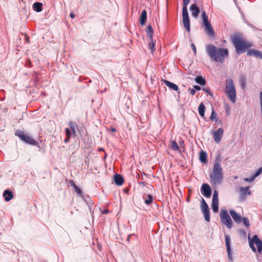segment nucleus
<instances>
[{"instance_id":"obj_1","label":"nucleus","mask_w":262,"mask_h":262,"mask_svg":"<svg viewBox=\"0 0 262 262\" xmlns=\"http://www.w3.org/2000/svg\"><path fill=\"white\" fill-rule=\"evenodd\" d=\"M206 53L213 61L223 63L225 58L229 56V51L225 48H218L214 45L206 46Z\"/></svg>"},{"instance_id":"obj_2","label":"nucleus","mask_w":262,"mask_h":262,"mask_svg":"<svg viewBox=\"0 0 262 262\" xmlns=\"http://www.w3.org/2000/svg\"><path fill=\"white\" fill-rule=\"evenodd\" d=\"M210 182L213 189L216 188L217 185H220L224 179V173L222 167L217 159L213 165L212 171L209 175Z\"/></svg>"},{"instance_id":"obj_3","label":"nucleus","mask_w":262,"mask_h":262,"mask_svg":"<svg viewBox=\"0 0 262 262\" xmlns=\"http://www.w3.org/2000/svg\"><path fill=\"white\" fill-rule=\"evenodd\" d=\"M232 41L237 54H241L246 52L247 50H249L252 46L251 42L244 40L238 36L234 37L232 39Z\"/></svg>"},{"instance_id":"obj_4","label":"nucleus","mask_w":262,"mask_h":262,"mask_svg":"<svg viewBox=\"0 0 262 262\" xmlns=\"http://www.w3.org/2000/svg\"><path fill=\"white\" fill-rule=\"evenodd\" d=\"M225 93L232 102L234 103L236 101V90L232 79L226 81Z\"/></svg>"},{"instance_id":"obj_5","label":"nucleus","mask_w":262,"mask_h":262,"mask_svg":"<svg viewBox=\"0 0 262 262\" xmlns=\"http://www.w3.org/2000/svg\"><path fill=\"white\" fill-rule=\"evenodd\" d=\"M249 246L253 252L257 251L260 254L262 252V241L257 235H254L252 238L248 236Z\"/></svg>"},{"instance_id":"obj_6","label":"nucleus","mask_w":262,"mask_h":262,"mask_svg":"<svg viewBox=\"0 0 262 262\" xmlns=\"http://www.w3.org/2000/svg\"><path fill=\"white\" fill-rule=\"evenodd\" d=\"M15 136L18 137L19 139L25 143L26 144L31 145L33 146H37L38 145V143L34 140L31 137L28 136L27 134H25L23 131L20 130H16L15 134Z\"/></svg>"},{"instance_id":"obj_7","label":"nucleus","mask_w":262,"mask_h":262,"mask_svg":"<svg viewBox=\"0 0 262 262\" xmlns=\"http://www.w3.org/2000/svg\"><path fill=\"white\" fill-rule=\"evenodd\" d=\"M220 218L221 222L228 229H231L233 226L232 220L226 209H222L220 212Z\"/></svg>"},{"instance_id":"obj_8","label":"nucleus","mask_w":262,"mask_h":262,"mask_svg":"<svg viewBox=\"0 0 262 262\" xmlns=\"http://www.w3.org/2000/svg\"><path fill=\"white\" fill-rule=\"evenodd\" d=\"M225 243H226V250H227V252L228 259L230 262H233V258L232 256V250H231V245H230V243H231L230 237L228 234H225Z\"/></svg>"},{"instance_id":"obj_9","label":"nucleus","mask_w":262,"mask_h":262,"mask_svg":"<svg viewBox=\"0 0 262 262\" xmlns=\"http://www.w3.org/2000/svg\"><path fill=\"white\" fill-rule=\"evenodd\" d=\"M201 192L205 197L208 198L211 196L212 189L210 185L207 183H203L200 189Z\"/></svg>"},{"instance_id":"obj_10","label":"nucleus","mask_w":262,"mask_h":262,"mask_svg":"<svg viewBox=\"0 0 262 262\" xmlns=\"http://www.w3.org/2000/svg\"><path fill=\"white\" fill-rule=\"evenodd\" d=\"M183 23L187 31L190 30V24L188 11H182Z\"/></svg>"},{"instance_id":"obj_11","label":"nucleus","mask_w":262,"mask_h":262,"mask_svg":"<svg viewBox=\"0 0 262 262\" xmlns=\"http://www.w3.org/2000/svg\"><path fill=\"white\" fill-rule=\"evenodd\" d=\"M224 134V129L222 128H219L217 130L213 133V138L215 142L217 143L220 142Z\"/></svg>"},{"instance_id":"obj_12","label":"nucleus","mask_w":262,"mask_h":262,"mask_svg":"<svg viewBox=\"0 0 262 262\" xmlns=\"http://www.w3.org/2000/svg\"><path fill=\"white\" fill-rule=\"evenodd\" d=\"M229 212L230 215L231 216L234 222L238 224L241 223L242 222L243 217L239 214L237 213L234 210L231 209L230 210Z\"/></svg>"},{"instance_id":"obj_13","label":"nucleus","mask_w":262,"mask_h":262,"mask_svg":"<svg viewBox=\"0 0 262 262\" xmlns=\"http://www.w3.org/2000/svg\"><path fill=\"white\" fill-rule=\"evenodd\" d=\"M190 11L191 12L192 16L193 17L196 18L200 12L199 7H198L196 4H192L190 7Z\"/></svg>"},{"instance_id":"obj_14","label":"nucleus","mask_w":262,"mask_h":262,"mask_svg":"<svg viewBox=\"0 0 262 262\" xmlns=\"http://www.w3.org/2000/svg\"><path fill=\"white\" fill-rule=\"evenodd\" d=\"M203 25L205 27V30L207 32L208 35L210 37L214 36V33L213 28L210 23L203 24Z\"/></svg>"},{"instance_id":"obj_15","label":"nucleus","mask_w":262,"mask_h":262,"mask_svg":"<svg viewBox=\"0 0 262 262\" xmlns=\"http://www.w3.org/2000/svg\"><path fill=\"white\" fill-rule=\"evenodd\" d=\"M163 82L170 90H173L180 94L179 88L177 84L167 80H164Z\"/></svg>"},{"instance_id":"obj_16","label":"nucleus","mask_w":262,"mask_h":262,"mask_svg":"<svg viewBox=\"0 0 262 262\" xmlns=\"http://www.w3.org/2000/svg\"><path fill=\"white\" fill-rule=\"evenodd\" d=\"M114 181L116 185L121 186L124 182V179L122 175L115 174L114 176Z\"/></svg>"},{"instance_id":"obj_17","label":"nucleus","mask_w":262,"mask_h":262,"mask_svg":"<svg viewBox=\"0 0 262 262\" xmlns=\"http://www.w3.org/2000/svg\"><path fill=\"white\" fill-rule=\"evenodd\" d=\"M248 56H254L256 57L262 59V53L260 51L255 50H248L247 52Z\"/></svg>"},{"instance_id":"obj_18","label":"nucleus","mask_w":262,"mask_h":262,"mask_svg":"<svg viewBox=\"0 0 262 262\" xmlns=\"http://www.w3.org/2000/svg\"><path fill=\"white\" fill-rule=\"evenodd\" d=\"M3 196L6 202H9L13 198V194L11 190L6 189L3 192Z\"/></svg>"},{"instance_id":"obj_19","label":"nucleus","mask_w":262,"mask_h":262,"mask_svg":"<svg viewBox=\"0 0 262 262\" xmlns=\"http://www.w3.org/2000/svg\"><path fill=\"white\" fill-rule=\"evenodd\" d=\"M147 19V12L145 10H144L142 11L141 14L140 16V24L142 26H144Z\"/></svg>"},{"instance_id":"obj_20","label":"nucleus","mask_w":262,"mask_h":262,"mask_svg":"<svg viewBox=\"0 0 262 262\" xmlns=\"http://www.w3.org/2000/svg\"><path fill=\"white\" fill-rule=\"evenodd\" d=\"M199 160L201 162L206 164L207 162V155L205 151L202 150L200 152Z\"/></svg>"},{"instance_id":"obj_21","label":"nucleus","mask_w":262,"mask_h":262,"mask_svg":"<svg viewBox=\"0 0 262 262\" xmlns=\"http://www.w3.org/2000/svg\"><path fill=\"white\" fill-rule=\"evenodd\" d=\"M33 10L37 12H40L42 10V4L40 2H35L32 6Z\"/></svg>"},{"instance_id":"obj_22","label":"nucleus","mask_w":262,"mask_h":262,"mask_svg":"<svg viewBox=\"0 0 262 262\" xmlns=\"http://www.w3.org/2000/svg\"><path fill=\"white\" fill-rule=\"evenodd\" d=\"M195 81L198 84L201 86L205 85L206 83V80L205 78H203L201 76H198L195 78Z\"/></svg>"},{"instance_id":"obj_23","label":"nucleus","mask_w":262,"mask_h":262,"mask_svg":"<svg viewBox=\"0 0 262 262\" xmlns=\"http://www.w3.org/2000/svg\"><path fill=\"white\" fill-rule=\"evenodd\" d=\"M146 34L147 36L149 39H152L153 38L154 31L152 26L150 25H148L146 28Z\"/></svg>"},{"instance_id":"obj_24","label":"nucleus","mask_w":262,"mask_h":262,"mask_svg":"<svg viewBox=\"0 0 262 262\" xmlns=\"http://www.w3.org/2000/svg\"><path fill=\"white\" fill-rule=\"evenodd\" d=\"M70 130L73 134V136L75 137L76 136V128L77 127L76 124L73 122L70 121L69 123Z\"/></svg>"},{"instance_id":"obj_25","label":"nucleus","mask_w":262,"mask_h":262,"mask_svg":"<svg viewBox=\"0 0 262 262\" xmlns=\"http://www.w3.org/2000/svg\"><path fill=\"white\" fill-rule=\"evenodd\" d=\"M206 107L203 103H201L199 106L198 111L199 115L202 117H204Z\"/></svg>"},{"instance_id":"obj_26","label":"nucleus","mask_w":262,"mask_h":262,"mask_svg":"<svg viewBox=\"0 0 262 262\" xmlns=\"http://www.w3.org/2000/svg\"><path fill=\"white\" fill-rule=\"evenodd\" d=\"M146 197H147L146 199L144 197H143V199H144L145 204L147 205L151 204L153 202V200H154L153 196L150 194H148L146 195Z\"/></svg>"},{"instance_id":"obj_27","label":"nucleus","mask_w":262,"mask_h":262,"mask_svg":"<svg viewBox=\"0 0 262 262\" xmlns=\"http://www.w3.org/2000/svg\"><path fill=\"white\" fill-rule=\"evenodd\" d=\"M201 208L202 211L209 210L208 205L203 198H202V200L201 201Z\"/></svg>"},{"instance_id":"obj_28","label":"nucleus","mask_w":262,"mask_h":262,"mask_svg":"<svg viewBox=\"0 0 262 262\" xmlns=\"http://www.w3.org/2000/svg\"><path fill=\"white\" fill-rule=\"evenodd\" d=\"M212 209L214 213H216L219 211V201H212Z\"/></svg>"},{"instance_id":"obj_29","label":"nucleus","mask_w":262,"mask_h":262,"mask_svg":"<svg viewBox=\"0 0 262 262\" xmlns=\"http://www.w3.org/2000/svg\"><path fill=\"white\" fill-rule=\"evenodd\" d=\"M202 212L203 214V216L205 221L207 222H209L210 221V214L209 210L202 211Z\"/></svg>"},{"instance_id":"obj_30","label":"nucleus","mask_w":262,"mask_h":262,"mask_svg":"<svg viewBox=\"0 0 262 262\" xmlns=\"http://www.w3.org/2000/svg\"><path fill=\"white\" fill-rule=\"evenodd\" d=\"M249 189L250 187L249 186H246L244 187H241L239 190L243 195L246 194V193L250 194L251 193V191Z\"/></svg>"},{"instance_id":"obj_31","label":"nucleus","mask_w":262,"mask_h":262,"mask_svg":"<svg viewBox=\"0 0 262 262\" xmlns=\"http://www.w3.org/2000/svg\"><path fill=\"white\" fill-rule=\"evenodd\" d=\"M210 120L211 121H215L216 122L218 121V119L217 118V114L215 112V111L213 107H212V111L211 116L210 117Z\"/></svg>"},{"instance_id":"obj_32","label":"nucleus","mask_w":262,"mask_h":262,"mask_svg":"<svg viewBox=\"0 0 262 262\" xmlns=\"http://www.w3.org/2000/svg\"><path fill=\"white\" fill-rule=\"evenodd\" d=\"M74 191L79 195L81 196V198H83L84 196V194L83 193L82 190L81 188L78 187L77 186H75L73 188Z\"/></svg>"},{"instance_id":"obj_33","label":"nucleus","mask_w":262,"mask_h":262,"mask_svg":"<svg viewBox=\"0 0 262 262\" xmlns=\"http://www.w3.org/2000/svg\"><path fill=\"white\" fill-rule=\"evenodd\" d=\"M202 17L203 19V24L210 23L208 20V17L205 11L202 12Z\"/></svg>"},{"instance_id":"obj_34","label":"nucleus","mask_w":262,"mask_h":262,"mask_svg":"<svg viewBox=\"0 0 262 262\" xmlns=\"http://www.w3.org/2000/svg\"><path fill=\"white\" fill-rule=\"evenodd\" d=\"M150 40H151V42L148 43L149 48L151 50V53H153L155 50V47L156 45V41H154L153 38Z\"/></svg>"},{"instance_id":"obj_35","label":"nucleus","mask_w":262,"mask_h":262,"mask_svg":"<svg viewBox=\"0 0 262 262\" xmlns=\"http://www.w3.org/2000/svg\"><path fill=\"white\" fill-rule=\"evenodd\" d=\"M190 0H183V8L182 11H186L187 10V5L189 3Z\"/></svg>"},{"instance_id":"obj_36","label":"nucleus","mask_w":262,"mask_h":262,"mask_svg":"<svg viewBox=\"0 0 262 262\" xmlns=\"http://www.w3.org/2000/svg\"><path fill=\"white\" fill-rule=\"evenodd\" d=\"M171 148L173 150L176 151L178 150L179 149V146L176 141H172L171 142Z\"/></svg>"},{"instance_id":"obj_37","label":"nucleus","mask_w":262,"mask_h":262,"mask_svg":"<svg viewBox=\"0 0 262 262\" xmlns=\"http://www.w3.org/2000/svg\"><path fill=\"white\" fill-rule=\"evenodd\" d=\"M213 189H214V191H213V197H212V201H219L218 191L216 189V188Z\"/></svg>"},{"instance_id":"obj_38","label":"nucleus","mask_w":262,"mask_h":262,"mask_svg":"<svg viewBox=\"0 0 262 262\" xmlns=\"http://www.w3.org/2000/svg\"><path fill=\"white\" fill-rule=\"evenodd\" d=\"M242 221L244 225L247 227H249L250 225L249 220L247 217H244L242 218Z\"/></svg>"},{"instance_id":"obj_39","label":"nucleus","mask_w":262,"mask_h":262,"mask_svg":"<svg viewBox=\"0 0 262 262\" xmlns=\"http://www.w3.org/2000/svg\"><path fill=\"white\" fill-rule=\"evenodd\" d=\"M65 132H66V135L67 137H68L69 138H71L73 136V134H72L70 128H66L65 129Z\"/></svg>"},{"instance_id":"obj_40","label":"nucleus","mask_w":262,"mask_h":262,"mask_svg":"<svg viewBox=\"0 0 262 262\" xmlns=\"http://www.w3.org/2000/svg\"><path fill=\"white\" fill-rule=\"evenodd\" d=\"M262 172V167H260L253 174V176L256 178L259 176Z\"/></svg>"},{"instance_id":"obj_41","label":"nucleus","mask_w":262,"mask_h":262,"mask_svg":"<svg viewBox=\"0 0 262 262\" xmlns=\"http://www.w3.org/2000/svg\"><path fill=\"white\" fill-rule=\"evenodd\" d=\"M82 199L86 202V203L88 204H91L92 203L91 199L87 195H85L84 194V196L83 198H81Z\"/></svg>"},{"instance_id":"obj_42","label":"nucleus","mask_w":262,"mask_h":262,"mask_svg":"<svg viewBox=\"0 0 262 262\" xmlns=\"http://www.w3.org/2000/svg\"><path fill=\"white\" fill-rule=\"evenodd\" d=\"M203 91H204L205 93H207L209 95H210L211 97L213 96L212 93L210 91V90L208 88H203Z\"/></svg>"},{"instance_id":"obj_43","label":"nucleus","mask_w":262,"mask_h":262,"mask_svg":"<svg viewBox=\"0 0 262 262\" xmlns=\"http://www.w3.org/2000/svg\"><path fill=\"white\" fill-rule=\"evenodd\" d=\"M255 178L252 176L250 178H244V181L246 182H252L255 180Z\"/></svg>"},{"instance_id":"obj_44","label":"nucleus","mask_w":262,"mask_h":262,"mask_svg":"<svg viewBox=\"0 0 262 262\" xmlns=\"http://www.w3.org/2000/svg\"><path fill=\"white\" fill-rule=\"evenodd\" d=\"M191 48L194 52V54L196 55V50L195 45L193 43L191 44Z\"/></svg>"},{"instance_id":"obj_45","label":"nucleus","mask_w":262,"mask_h":262,"mask_svg":"<svg viewBox=\"0 0 262 262\" xmlns=\"http://www.w3.org/2000/svg\"><path fill=\"white\" fill-rule=\"evenodd\" d=\"M188 91H189V93L191 95L193 96L195 94L196 92L194 89L189 88Z\"/></svg>"},{"instance_id":"obj_46","label":"nucleus","mask_w":262,"mask_h":262,"mask_svg":"<svg viewBox=\"0 0 262 262\" xmlns=\"http://www.w3.org/2000/svg\"><path fill=\"white\" fill-rule=\"evenodd\" d=\"M93 203H91V204H88L89 206V209L90 211V212L92 214V215L93 216V212L92 211V207H93Z\"/></svg>"},{"instance_id":"obj_47","label":"nucleus","mask_w":262,"mask_h":262,"mask_svg":"<svg viewBox=\"0 0 262 262\" xmlns=\"http://www.w3.org/2000/svg\"><path fill=\"white\" fill-rule=\"evenodd\" d=\"M26 66L27 67H31V61L30 59H27L26 61Z\"/></svg>"},{"instance_id":"obj_48","label":"nucleus","mask_w":262,"mask_h":262,"mask_svg":"<svg viewBox=\"0 0 262 262\" xmlns=\"http://www.w3.org/2000/svg\"><path fill=\"white\" fill-rule=\"evenodd\" d=\"M247 25L250 28H253V29H256V30H258L257 28H256V27H255L252 24H251V23H249V22H247L246 23Z\"/></svg>"},{"instance_id":"obj_49","label":"nucleus","mask_w":262,"mask_h":262,"mask_svg":"<svg viewBox=\"0 0 262 262\" xmlns=\"http://www.w3.org/2000/svg\"><path fill=\"white\" fill-rule=\"evenodd\" d=\"M69 183H70V184L72 186H73V188H74L75 186H77V185L75 184V182H74V181L73 180H70V181H69Z\"/></svg>"},{"instance_id":"obj_50","label":"nucleus","mask_w":262,"mask_h":262,"mask_svg":"<svg viewBox=\"0 0 262 262\" xmlns=\"http://www.w3.org/2000/svg\"><path fill=\"white\" fill-rule=\"evenodd\" d=\"M239 233L241 235H244V236H245L246 235V231H245L244 230H243V229L240 230L239 231Z\"/></svg>"},{"instance_id":"obj_51","label":"nucleus","mask_w":262,"mask_h":262,"mask_svg":"<svg viewBox=\"0 0 262 262\" xmlns=\"http://www.w3.org/2000/svg\"><path fill=\"white\" fill-rule=\"evenodd\" d=\"M193 89L195 90V91H200L201 89V88L197 85H195L193 86Z\"/></svg>"},{"instance_id":"obj_52","label":"nucleus","mask_w":262,"mask_h":262,"mask_svg":"<svg viewBox=\"0 0 262 262\" xmlns=\"http://www.w3.org/2000/svg\"><path fill=\"white\" fill-rule=\"evenodd\" d=\"M70 139V138L67 137L66 138H65L64 140V142L66 143L69 142Z\"/></svg>"},{"instance_id":"obj_53","label":"nucleus","mask_w":262,"mask_h":262,"mask_svg":"<svg viewBox=\"0 0 262 262\" xmlns=\"http://www.w3.org/2000/svg\"><path fill=\"white\" fill-rule=\"evenodd\" d=\"M70 16L72 18H73L75 17V15L74 13L72 12L70 14Z\"/></svg>"},{"instance_id":"obj_54","label":"nucleus","mask_w":262,"mask_h":262,"mask_svg":"<svg viewBox=\"0 0 262 262\" xmlns=\"http://www.w3.org/2000/svg\"><path fill=\"white\" fill-rule=\"evenodd\" d=\"M110 131L112 132H115L116 131V129L114 127H111V128L110 129Z\"/></svg>"},{"instance_id":"obj_55","label":"nucleus","mask_w":262,"mask_h":262,"mask_svg":"<svg viewBox=\"0 0 262 262\" xmlns=\"http://www.w3.org/2000/svg\"><path fill=\"white\" fill-rule=\"evenodd\" d=\"M26 42H27L28 43L29 42V37L28 36H26Z\"/></svg>"},{"instance_id":"obj_56","label":"nucleus","mask_w":262,"mask_h":262,"mask_svg":"<svg viewBox=\"0 0 262 262\" xmlns=\"http://www.w3.org/2000/svg\"><path fill=\"white\" fill-rule=\"evenodd\" d=\"M132 235V234L128 235L127 238V241L128 242H129V241L130 237V236H131Z\"/></svg>"},{"instance_id":"obj_57","label":"nucleus","mask_w":262,"mask_h":262,"mask_svg":"<svg viewBox=\"0 0 262 262\" xmlns=\"http://www.w3.org/2000/svg\"><path fill=\"white\" fill-rule=\"evenodd\" d=\"M245 82L244 81L242 83V87L244 88L245 86Z\"/></svg>"},{"instance_id":"obj_58","label":"nucleus","mask_w":262,"mask_h":262,"mask_svg":"<svg viewBox=\"0 0 262 262\" xmlns=\"http://www.w3.org/2000/svg\"><path fill=\"white\" fill-rule=\"evenodd\" d=\"M108 212V210H105L104 211V212H103V213H107Z\"/></svg>"}]
</instances>
